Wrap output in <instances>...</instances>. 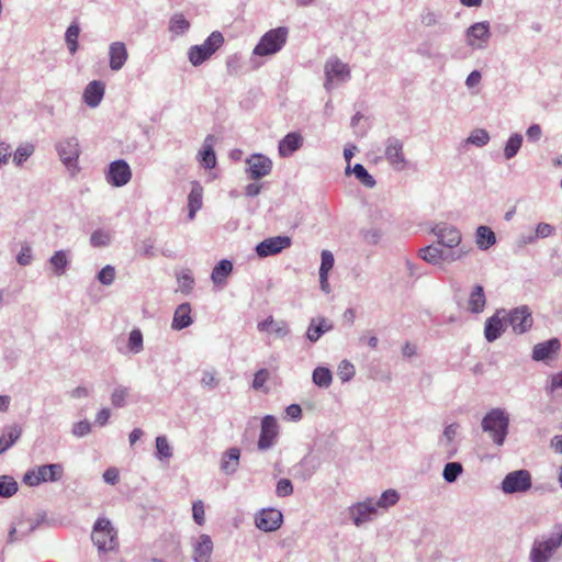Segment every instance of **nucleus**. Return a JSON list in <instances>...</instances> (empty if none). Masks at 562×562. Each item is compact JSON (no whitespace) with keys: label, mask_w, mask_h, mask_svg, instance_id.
Wrapping results in <instances>:
<instances>
[{"label":"nucleus","mask_w":562,"mask_h":562,"mask_svg":"<svg viewBox=\"0 0 562 562\" xmlns=\"http://www.w3.org/2000/svg\"><path fill=\"white\" fill-rule=\"evenodd\" d=\"M289 30L278 26L267 31L252 49V56L269 57L279 53L286 44Z\"/></svg>","instance_id":"obj_2"},{"label":"nucleus","mask_w":562,"mask_h":562,"mask_svg":"<svg viewBox=\"0 0 562 562\" xmlns=\"http://www.w3.org/2000/svg\"><path fill=\"white\" fill-rule=\"evenodd\" d=\"M333 328V323L325 317L312 318L306 330V338L311 342H316L324 334L330 331Z\"/></svg>","instance_id":"obj_24"},{"label":"nucleus","mask_w":562,"mask_h":562,"mask_svg":"<svg viewBox=\"0 0 562 562\" xmlns=\"http://www.w3.org/2000/svg\"><path fill=\"white\" fill-rule=\"evenodd\" d=\"M418 256L420 259L426 261L427 263L438 266L443 262V258H448L446 251L442 250L437 245H428L418 250Z\"/></svg>","instance_id":"obj_30"},{"label":"nucleus","mask_w":562,"mask_h":562,"mask_svg":"<svg viewBox=\"0 0 562 562\" xmlns=\"http://www.w3.org/2000/svg\"><path fill=\"white\" fill-rule=\"evenodd\" d=\"M400 499V495L395 490H386L384 491L379 499H374V504H376V509H387L391 506H394Z\"/></svg>","instance_id":"obj_45"},{"label":"nucleus","mask_w":562,"mask_h":562,"mask_svg":"<svg viewBox=\"0 0 562 562\" xmlns=\"http://www.w3.org/2000/svg\"><path fill=\"white\" fill-rule=\"evenodd\" d=\"M312 380L318 387H328L333 381L331 371L325 367H317L314 369Z\"/></svg>","instance_id":"obj_40"},{"label":"nucleus","mask_w":562,"mask_h":562,"mask_svg":"<svg viewBox=\"0 0 562 562\" xmlns=\"http://www.w3.org/2000/svg\"><path fill=\"white\" fill-rule=\"evenodd\" d=\"M559 547L553 531L546 539H536L530 551V561L548 562Z\"/></svg>","instance_id":"obj_10"},{"label":"nucleus","mask_w":562,"mask_h":562,"mask_svg":"<svg viewBox=\"0 0 562 562\" xmlns=\"http://www.w3.org/2000/svg\"><path fill=\"white\" fill-rule=\"evenodd\" d=\"M213 541L211 537L206 533L200 535L196 540L193 542V555L192 559L194 562H211V557L213 553Z\"/></svg>","instance_id":"obj_20"},{"label":"nucleus","mask_w":562,"mask_h":562,"mask_svg":"<svg viewBox=\"0 0 562 562\" xmlns=\"http://www.w3.org/2000/svg\"><path fill=\"white\" fill-rule=\"evenodd\" d=\"M91 540L99 551H112L117 547V532L108 518L100 517L93 524Z\"/></svg>","instance_id":"obj_4"},{"label":"nucleus","mask_w":562,"mask_h":562,"mask_svg":"<svg viewBox=\"0 0 562 562\" xmlns=\"http://www.w3.org/2000/svg\"><path fill=\"white\" fill-rule=\"evenodd\" d=\"M303 136L299 132L288 133L278 144V153L280 157H291L296 150L303 146Z\"/></svg>","instance_id":"obj_21"},{"label":"nucleus","mask_w":562,"mask_h":562,"mask_svg":"<svg viewBox=\"0 0 562 562\" xmlns=\"http://www.w3.org/2000/svg\"><path fill=\"white\" fill-rule=\"evenodd\" d=\"M127 346L130 351L134 355H137L143 350V334L138 328H135L130 333Z\"/></svg>","instance_id":"obj_51"},{"label":"nucleus","mask_w":562,"mask_h":562,"mask_svg":"<svg viewBox=\"0 0 562 562\" xmlns=\"http://www.w3.org/2000/svg\"><path fill=\"white\" fill-rule=\"evenodd\" d=\"M79 33L80 27L76 22H72L66 30L65 41L71 55H74L78 49Z\"/></svg>","instance_id":"obj_44"},{"label":"nucleus","mask_w":562,"mask_h":562,"mask_svg":"<svg viewBox=\"0 0 562 562\" xmlns=\"http://www.w3.org/2000/svg\"><path fill=\"white\" fill-rule=\"evenodd\" d=\"M324 88L331 91L335 87L347 82L350 79L349 66L338 57H330L326 60Z\"/></svg>","instance_id":"obj_6"},{"label":"nucleus","mask_w":562,"mask_h":562,"mask_svg":"<svg viewBox=\"0 0 562 562\" xmlns=\"http://www.w3.org/2000/svg\"><path fill=\"white\" fill-rule=\"evenodd\" d=\"M490 142V134L484 128L474 130L470 136L467 138L468 144L475 145L477 147H483Z\"/></svg>","instance_id":"obj_49"},{"label":"nucleus","mask_w":562,"mask_h":562,"mask_svg":"<svg viewBox=\"0 0 562 562\" xmlns=\"http://www.w3.org/2000/svg\"><path fill=\"white\" fill-rule=\"evenodd\" d=\"M22 428L18 424L7 425L0 435V454L8 451L21 437Z\"/></svg>","instance_id":"obj_25"},{"label":"nucleus","mask_w":562,"mask_h":562,"mask_svg":"<svg viewBox=\"0 0 562 562\" xmlns=\"http://www.w3.org/2000/svg\"><path fill=\"white\" fill-rule=\"evenodd\" d=\"M192 517L195 524L199 526L204 525L205 518H204V504L202 501H195L192 506Z\"/></svg>","instance_id":"obj_61"},{"label":"nucleus","mask_w":562,"mask_h":562,"mask_svg":"<svg viewBox=\"0 0 562 562\" xmlns=\"http://www.w3.org/2000/svg\"><path fill=\"white\" fill-rule=\"evenodd\" d=\"M522 139V135L519 133H514L509 136L504 147V156L506 159H512L518 154Z\"/></svg>","instance_id":"obj_42"},{"label":"nucleus","mask_w":562,"mask_h":562,"mask_svg":"<svg viewBox=\"0 0 562 562\" xmlns=\"http://www.w3.org/2000/svg\"><path fill=\"white\" fill-rule=\"evenodd\" d=\"M180 290L184 293H189L194 284V279L190 273H182L178 278Z\"/></svg>","instance_id":"obj_63"},{"label":"nucleus","mask_w":562,"mask_h":562,"mask_svg":"<svg viewBox=\"0 0 562 562\" xmlns=\"http://www.w3.org/2000/svg\"><path fill=\"white\" fill-rule=\"evenodd\" d=\"M475 244L480 250H487L496 244V235L491 227L481 225L475 231Z\"/></svg>","instance_id":"obj_32"},{"label":"nucleus","mask_w":562,"mask_h":562,"mask_svg":"<svg viewBox=\"0 0 562 562\" xmlns=\"http://www.w3.org/2000/svg\"><path fill=\"white\" fill-rule=\"evenodd\" d=\"M458 429L459 425L457 423H452L446 426L442 432V437L439 439V445L450 447L458 434Z\"/></svg>","instance_id":"obj_53"},{"label":"nucleus","mask_w":562,"mask_h":562,"mask_svg":"<svg viewBox=\"0 0 562 562\" xmlns=\"http://www.w3.org/2000/svg\"><path fill=\"white\" fill-rule=\"evenodd\" d=\"M233 271V263L228 259L218 261L212 270L211 280L216 285H224L227 277Z\"/></svg>","instance_id":"obj_35"},{"label":"nucleus","mask_w":562,"mask_h":562,"mask_svg":"<svg viewBox=\"0 0 562 562\" xmlns=\"http://www.w3.org/2000/svg\"><path fill=\"white\" fill-rule=\"evenodd\" d=\"M283 522V515L276 508H265L255 516V525L265 532L278 530Z\"/></svg>","instance_id":"obj_13"},{"label":"nucleus","mask_w":562,"mask_h":562,"mask_svg":"<svg viewBox=\"0 0 562 562\" xmlns=\"http://www.w3.org/2000/svg\"><path fill=\"white\" fill-rule=\"evenodd\" d=\"M430 233L437 237L438 245L447 248H456L462 241V234L456 226L448 223H438L434 225Z\"/></svg>","instance_id":"obj_9"},{"label":"nucleus","mask_w":562,"mask_h":562,"mask_svg":"<svg viewBox=\"0 0 562 562\" xmlns=\"http://www.w3.org/2000/svg\"><path fill=\"white\" fill-rule=\"evenodd\" d=\"M484 432H487L497 447H502L506 440L509 428V415L504 408H492L481 423Z\"/></svg>","instance_id":"obj_1"},{"label":"nucleus","mask_w":562,"mask_h":562,"mask_svg":"<svg viewBox=\"0 0 562 562\" xmlns=\"http://www.w3.org/2000/svg\"><path fill=\"white\" fill-rule=\"evenodd\" d=\"M18 482L10 475H0V498H9L18 492Z\"/></svg>","instance_id":"obj_43"},{"label":"nucleus","mask_w":562,"mask_h":562,"mask_svg":"<svg viewBox=\"0 0 562 562\" xmlns=\"http://www.w3.org/2000/svg\"><path fill=\"white\" fill-rule=\"evenodd\" d=\"M506 319L516 334L526 333L531 328L533 319L527 305H521L506 314Z\"/></svg>","instance_id":"obj_15"},{"label":"nucleus","mask_w":562,"mask_h":562,"mask_svg":"<svg viewBox=\"0 0 562 562\" xmlns=\"http://www.w3.org/2000/svg\"><path fill=\"white\" fill-rule=\"evenodd\" d=\"M463 472V467L460 462H448L442 471V477L447 483H453Z\"/></svg>","instance_id":"obj_48"},{"label":"nucleus","mask_w":562,"mask_h":562,"mask_svg":"<svg viewBox=\"0 0 562 562\" xmlns=\"http://www.w3.org/2000/svg\"><path fill=\"white\" fill-rule=\"evenodd\" d=\"M268 378H269V372L267 369L258 370L254 375L252 387L255 390L261 389L263 386V384L267 382Z\"/></svg>","instance_id":"obj_64"},{"label":"nucleus","mask_w":562,"mask_h":562,"mask_svg":"<svg viewBox=\"0 0 562 562\" xmlns=\"http://www.w3.org/2000/svg\"><path fill=\"white\" fill-rule=\"evenodd\" d=\"M53 274L56 277H61L66 273V270L69 266V251L67 250H57L48 260Z\"/></svg>","instance_id":"obj_33"},{"label":"nucleus","mask_w":562,"mask_h":562,"mask_svg":"<svg viewBox=\"0 0 562 562\" xmlns=\"http://www.w3.org/2000/svg\"><path fill=\"white\" fill-rule=\"evenodd\" d=\"M352 172L355 177L367 188H373L376 182L374 178L368 172V170L364 168L361 164H356L353 168H350L348 165L346 167V173Z\"/></svg>","instance_id":"obj_38"},{"label":"nucleus","mask_w":562,"mask_h":562,"mask_svg":"<svg viewBox=\"0 0 562 562\" xmlns=\"http://www.w3.org/2000/svg\"><path fill=\"white\" fill-rule=\"evenodd\" d=\"M155 443V456L159 461L169 460L172 457V447L166 436L156 437Z\"/></svg>","instance_id":"obj_41"},{"label":"nucleus","mask_w":562,"mask_h":562,"mask_svg":"<svg viewBox=\"0 0 562 562\" xmlns=\"http://www.w3.org/2000/svg\"><path fill=\"white\" fill-rule=\"evenodd\" d=\"M202 187L198 182H194L188 196V217L191 221L195 217L196 212L202 207Z\"/></svg>","instance_id":"obj_37"},{"label":"nucleus","mask_w":562,"mask_h":562,"mask_svg":"<svg viewBox=\"0 0 562 562\" xmlns=\"http://www.w3.org/2000/svg\"><path fill=\"white\" fill-rule=\"evenodd\" d=\"M128 58L126 45L123 42H113L109 46V66L111 70H121Z\"/></svg>","instance_id":"obj_22"},{"label":"nucleus","mask_w":562,"mask_h":562,"mask_svg":"<svg viewBox=\"0 0 562 562\" xmlns=\"http://www.w3.org/2000/svg\"><path fill=\"white\" fill-rule=\"evenodd\" d=\"M363 240L368 244L375 245L382 238V231L380 228H369L361 232Z\"/></svg>","instance_id":"obj_59"},{"label":"nucleus","mask_w":562,"mask_h":562,"mask_svg":"<svg viewBox=\"0 0 562 562\" xmlns=\"http://www.w3.org/2000/svg\"><path fill=\"white\" fill-rule=\"evenodd\" d=\"M91 431V424L88 420L75 423L71 434L77 438H82Z\"/></svg>","instance_id":"obj_60"},{"label":"nucleus","mask_w":562,"mask_h":562,"mask_svg":"<svg viewBox=\"0 0 562 562\" xmlns=\"http://www.w3.org/2000/svg\"><path fill=\"white\" fill-rule=\"evenodd\" d=\"M104 91L105 87L102 81L93 80L89 82L82 94L83 102L92 109L97 108L104 97Z\"/></svg>","instance_id":"obj_23"},{"label":"nucleus","mask_w":562,"mask_h":562,"mask_svg":"<svg viewBox=\"0 0 562 562\" xmlns=\"http://www.w3.org/2000/svg\"><path fill=\"white\" fill-rule=\"evenodd\" d=\"M56 151L64 166L72 173H77L80 168L78 159L81 154L79 140L76 136H68L56 143Z\"/></svg>","instance_id":"obj_5"},{"label":"nucleus","mask_w":562,"mask_h":562,"mask_svg":"<svg viewBox=\"0 0 562 562\" xmlns=\"http://www.w3.org/2000/svg\"><path fill=\"white\" fill-rule=\"evenodd\" d=\"M375 513L376 504H374L373 498H367L348 507L349 517L357 527L369 521Z\"/></svg>","instance_id":"obj_17"},{"label":"nucleus","mask_w":562,"mask_h":562,"mask_svg":"<svg viewBox=\"0 0 562 562\" xmlns=\"http://www.w3.org/2000/svg\"><path fill=\"white\" fill-rule=\"evenodd\" d=\"M486 304L484 289L482 285H475L469 296L468 308L474 314L483 312Z\"/></svg>","instance_id":"obj_36"},{"label":"nucleus","mask_w":562,"mask_h":562,"mask_svg":"<svg viewBox=\"0 0 562 562\" xmlns=\"http://www.w3.org/2000/svg\"><path fill=\"white\" fill-rule=\"evenodd\" d=\"M111 243V234L103 229L94 231L90 236V244L93 247H104Z\"/></svg>","instance_id":"obj_52"},{"label":"nucleus","mask_w":562,"mask_h":562,"mask_svg":"<svg viewBox=\"0 0 562 562\" xmlns=\"http://www.w3.org/2000/svg\"><path fill=\"white\" fill-rule=\"evenodd\" d=\"M247 172L252 180H259L268 176L272 170V161L262 154H252L246 159Z\"/></svg>","instance_id":"obj_18"},{"label":"nucleus","mask_w":562,"mask_h":562,"mask_svg":"<svg viewBox=\"0 0 562 562\" xmlns=\"http://www.w3.org/2000/svg\"><path fill=\"white\" fill-rule=\"evenodd\" d=\"M321 258H322V262H321V267H319V274H323V276L328 274L329 271L334 267V262H335L334 256L329 250H323Z\"/></svg>","instance_id":"obj_57"},{"label":"nucleus","mask_w":562,"mask_h":562,"mask_svg":"<svg viewBox=\"0 0 562 562\" xmlns=\"http://www.w3.org/2000/svg\"><path fill=\"white\" fill-rule=\"evenodd\" d=\"M532 486L531 474L528 470H516L505 475L501 483V490L504 494L526 493Z\"/></svg>","instance_id":"obj_7"},{"label":"nucleus","mask_w":562,"mask_h":562,"mask_svg":"<svg viewBox=\"0 0 562 562\" xmlns=\"http://www.w3.org/2000/svg\"><path fill=\"white\" fill-rule=\"evenodd\" d=\"M115 278V269L113 266L106 265L98 273V280L104 285H111Z\"/></svg>","instance_id":"obj_55"},{"label":"nucleus","mask_w":562,"mask_h":562,"mask_svg":"<svg viewBox=\"0 0 562 562\" xmlns=\"http://www.w3.org/2000/svg\"><path fill=\"white\" fill-rule=\"evenodd\" d=\"M32 260H33L32 247L29 244L24 243L21 246V250L16 256V261L20 266L25 267V266L31 265Z\"/></svg>","instance_id":"obj_56"},{"label":"nucleus","mask_w":562,"mask_h":562,"mask_svg":"<svg viewBox=\"0 0 562 562\" xmlns=\"http://www.w3.org/2000/svg\"><path fill=\"white\" fill-rule=\"evenodd\" d=\"M225 40L220 31H213L200 45H193L188 49V59L192 66L198 67L211 58L218 50Z\"/></svg>","instance_id":"obj_3"},{"label":"nucleus","mask_w":562,"mask_h":562,"mask_svg":"<svg viewBox=\"0 0 562 562\" xmlns=\"http://www.w3.org/2000/svg\"><path fill=\"white\" fill-rule=\"evenodd\" d=\"M257 328L259 331H272L277 337L283 338L290 333L289 325L285 321H276L272 316L258 323Z\"/></svg>","instance_id":"obj_27"},{"label":"nucleus","mask_w":562,"mask_h":562,"mask_svg":"<svg viewBox=\"0 0 562 562\" xmlns=\"http://www.w3.org/2000/svg\"><path fill=\"white\" fill-rule=\"evenodd\" d=\"M292 245L289 236H273L263 239L256 246V254L259 258H267L280 254Z\"/></svg>","instance_id":"obj_12"},{"label":"nucleus","mask_w":562,"mask_h":562,"mask_svg":"<svg viewBox=\"0 0 562 562\" xmlns=\"http://www.w3.org/2000/svg\"><path fill=\"white\" fill-rule=\"evenodd\" d=\"M278 434L277 419L272 415H266L261 420L258 449L262 451L270 449L274 445Z\"/></svg>","instance_id":"obj_16"},{"label":"nucleus","mask_w":562,"mask_h":562,"mask_svg":"<svg viewBox=\"0 0 562 562\" xmlns=\"http://www.w3.org/2000/svg\"><path fill=\"white\" fill-rule=\"evenodd\" d=\"M240 458L238 448L228 449L221 459V471L227 475H232L237 471Z\"/></svg>","instance_id":"obj_31"},{"label":"nucleus","mask_w":562,"mask_h":562,"mask_svg":"<svg viewBox=\"0 0 562 562\" xmlns=\"http://www.w3.org/2000/svg\"><path fill=\"white\" fill-rule=\"evenodd\" d=\"M442 15L439 12L425 10L420 15V22L425 26L440 25Z\"/></svg>","instance_id":"obj_54"},{"label":"nucleus","mask_w":562,"mask_h":562,"mask_svg":"<svg viewBox=\"0 0 562 562\" xmlns=\"http://www.w3.org/2000/svg\"><path fill=\"white\" fill-rule=\"evenodd\" d=\"M506 311L498 310L485 321L484 337L488 342L498 339L505 330Z\"/></svg>","instance_id":"obj_19"},{"label":"nucleus","mask_w":562,"mask_h":562,"mask_svg":"<svg viewBox=\"0 0 562 562\" xmlns=\"http://www.w3.org/2000/svg\"><path fill=\"white\" fill-rule=\"evenodd\" d=\"M192 322L190 304L182 303L175 311L171 327L176 330H181L189 327Z\"/></svg>","instance_id":"obj_28"},{"label":"nucleus","mask_w":562,"mask_h":562,"mask_svg":"<svg viewBox=\"0 0 562 562\" xmlns=\"http://www.w3.org/2000/svg\"><path fill=\"white\" fill-rule=\"evenodd\" d=\"M560 346L558 338L537 344L532 349V359L536 361H544L555 353L560 349Z\"/></svg>","instance_id":"obj_26"},{"label":"nucleus","mask_w":562,"mask_h":562,"mask_svg":"<svg viewBox=\"0 0 562 562\" xmlns=\"http://www.w3.org/2000/svg\"><path fill=\"white\" fill-rule=\"evenodd\" d=\"M132 170L124 159H117L109 165L105 173V180L109 184L120 188L130 182Z\"/></svg>","instance_id":"obj_11"},{"label":"nucleus","mask_w":562,"mask_h":562,"mask_svg":"<svg viewBox=\"0 0 562 562\" xmlns=\"http://www.w3.org/2000/svg\"><path fill=\"white\" fill-rule=\"evenodd\" d=\"M533 233H535V237H537V239L547 238V237H550L551 235H553L554 227L548 223H539Z\"/></svg>","instance_id":"obj_62"},{"label":"nucleus","mask_w":562,"mask_h":562,"mask_svg":"<svg viewBox=\"0 0 562 562\" xmlns=\"http://www.w3.org/2000/svg\"><path fill=\"white\" fill-rule=\"evenodd\" d=\"M35 147L33 144L26 143L20 145L13 154V162L20 167L22 166L34 153Z\"/></svg>","instance_id":"obj_46"},{"label":"nucleus","mask_w":562,"mask_h":562,"mask_svg":"<svg viewBox=\"0 0 562 562\" xmlns=\"http://www.w3.org/2000/svg\"><path fill=\"white\" fill-rule=\"evenodd\" d=\"M190 29V22L182 14H175L170 19L169 31L176 35H182Z\"/></svg>","instance_id":"obj_47"},{"label":"nucleus","mask_w":562,"mask_h":562,"mask_svg":"<svg viewBox=\"0 0 562 562\" xmlns=\"http://www.w3.org/2000/svg\"><path fill=\"white\" fill-rule=\"evenodd\" d=\"M130 397V387L124 385H116L111 392V404L115 408H122L127 405Z\"/></svg>","instance_id":"obj_39"},{"label":"nucleus","mask_w":562,"mask_h":562,"mask_svg":"<svg viewBox=\"0 0 562 562\" xmlns=\"http://www.w3.org/2000/svg\"><path fill=\"white\" fill-rule=\"evenodd\" d=\"M385 158L387 162L397 171L406 168V159L403 153V142L396 137H389L385 140Z\"/></svg>","instance_id":"obj_14"},{"label":"nucleus","mask_w":562,"mask_h":562,"mask_svg":"<svg viewBox=\"0 0 562 562\" xmlns=\"http://www.w3.org/2000/svg\"><path fill=\"white\" fill-rule=\"evenodd\" d=\"M37 474L43 482H57L63 477L64 467L60 463L38 465Z\"/></svg>","instance_id":"obj_34"},{"label":"nucleus","mask_w":562,"mask_h":562,"mask_svg":"<svg viewBox=\"0 0 562 562\" xmlns=\"http://www.w3.org/2000/svg\"><path fill=\"white\" fill-rule=\"evenodd\" d=\"M293 493V485L289 479H280L277 483L276 494L279 497H285Z\"/></svg>","instance_id":"obj_58"},{"label":"nucleus","mask_w":562,"mask_h":562,"mask_svg":"<svg viewBox=\"0 0 562 562\" xmlns=\"http://www.w3.org/2000/svg\"><path fill=\"white\" fill-rule=\"evenodd\" d=\"M337 374L341 382H348L356 374L355 366L349 360L345 359L338 364Z\"/></svg>","instance_id":"obj_50"},{"label":"nucleus","mask_w":562,"mask_h":562,"mask_svg":"<svg viewBox=\"0 0 562 562\" xmlns=\"http://www.w3.org/2000/svg\"><path fill=\"white\" fill-rule=\"evenodd\" d=\"M214 136L207 135L203 143V149L199 153L198 159L206 169H213L216 166V156L213 149Z\"/></svg>","instance_id":"obj_29"},{"label":"nucleus","mask_w":562,"mask_h":562,"mask_svg":"<svg viewBox=\"0 0 562 562\" xmlns=\"http://www.w3.org/2000/svg\"><path fill=\"white\" fill-rule=\"evenodd\" d=\"M491 38L490 22H476L465 31L467 45L472 49H485Z\"/></svg>","instance_id":"obj_8"}]
</instances>
